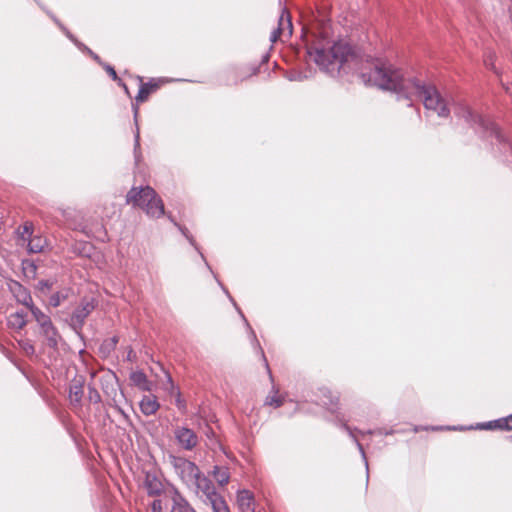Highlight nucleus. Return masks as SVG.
<instances>
[{
	"label": "nucleus",
	"instance_id": "1",
	"mask_svg": "<svg viewBox=\"0 0 512 512\" xmlns=\"http://www.w3.org/2000/svg\"><path fill=\"white\" fill-rule=\"evenodd\" d=\"M361 78L366 84L394 92L398 99L408 100V106H412L415 100H421L426 110L436 112L439 117L450 115L448 103L434 85L414 77L405 78L399 69L382 60L373 61L368 71L361 72Z\"/></svg>",
	"mask_w": 512,
	"mask_h": 512
},
{
	"label": "nucleus",
	"instance_id": "2",
	"mask_svg": "<svg viewBox=\"0 0 512 512\" xmlns=\"http://www.w3.org/2000/svg\"><path fill=\"white\" fill-rule=\"evenodd\" d=\"M455 115L469 124L479 137L488 140L503 162L512 164V143L489 118L474 112L466 105H459L455 109Z\"/></svg>",
	"mask_w": 512,
	"mask_h": 512
},
{
	"label": "nucleus",
	"instance_id": "3",
	"mask_svg": "<svg viewBox=\"0 0 512 512\" xmlns=\"http://www.w3.org/2000/svg\"><path fill=\"white\" fill-rule=\"evenodd\" d=\"M307 54L319 68L331 76L339 74L340 70H350L358 64V54L355 49L344 41L333 43L328 48L322 43L308 46Z\"/></svg>",
	"mask_w": 512,
	"mask_h": 512
},
{
	"label": "nucleus",
	"instance_id": "4",
	"mask_svg": "<svg viewBox=\"0 0 512 512\" xmlns=\"http://www.w3.org/2000/svg\"><path fill=\"white\" fill-rule=\"evenodd\" d=\"M168 219L178 228V230L181 232V234L188 240L190 245L193 246L194 249L199 253V255H200L201 259L204 261L207 269L212 273V275L215 278L217 284L220 286V288L223 290L225 295L228 297L229 301L232 303V305L234 306V308L238 312L239 316L241 317V319H242V321H243V323H244V325L246 327V330H247V333H248V337L250 339V343H251L255 353L258 354L261 357V359H262V361H263L267 371L271 375L267 358L265 356L264 350L262 349V347H261V345H260V343H259V341L257 339L255 331L253 330V328L249 324L247 318L245 317V315L243 314L242 310L237 305L236 301L231 296V294L229 293L227 288L223 285V283L218 279L217 275L213 272L211 266L209 265V263L207 262L205 256L201 252L200 247L196 243L194 237L191 235V233L189 232V230L186 227H184V226L180 225L179 223H177L175 221V219L171 215H168Z\"/></svg>",
	"mask_w": 512,
	"mask_h": 512
},
{
	"label": "nucleus",
	"instance_id": "5",
	"mask_svg": "<svg viewBox=\"0 0 512 512\" xmlns=\"http://www.w3.org/2000/svg\"><path fill=\"white\" fill-rule=\"evenodd\" d=\"M126 202L142 208L150 218L158 219L165 215L161 197L150 186L132 187L126 195Z\"/></svg>",
	"mask_w": 512,
	"mask_h": 512
},
{
	"label": "nucleus",
	"instance_id": "6",
	"mask_svg": "<svg viewBox=\"0 0 512 512\" xmlns=\"http://www.w3.org/2000/svg\"><path fill=\"white\" fill-rule=\"evenodd\" d=\"M139 81L141 82L140 88L138 90V93L135 97L136 103H132V110H133V119L135 124V133H134V157L135 161L137 162L140 157V131L138 126V103L145 102L149 95L156 90L159 87L158 82H156L154 79H151L150 81L143 83L142 77L138 76Z\"/></svg>",
	"mask_w": 512,
	"mask_h": 512
},
{
	"label": "nucleus",
	"instance_id": "7",
	"mask_svg": "<svg viewBox=\"0 0 512 512\" xmlns=\"http://www.w3.org/2000/svg\"><path fill=\"white\" fill-rule=\"evenodd\" d=\"M97 305L98 302L94 298L84 297L74 309L70 317L69 326L77 335L81 336L86 318L95 310Z\"/></svg>",
	"mask_w": 512,
	"mask_h": 512
},
{
	"label": "nucleus",
	"instance_id": "8",
	"mask_svg": "<svg viewBox=\"0 0 512 512\" xmlns=\"http://www.w3.org/2000/svg\"><path fill=\"white\" fill-rule=\"evenodd\" d=\"M338 401H339V399L337 397H334V398L330 399V405H331L330 411L335 414V418L333 420V423L336 426H338L339 428L345 430L348 433V435L351 438V440L356 445V447H357V449H358V451H359V453H360V455L362 457V460L364 462L365 469H366L367 480H368L369 479V465H368V461H367L365 450L363 448V445L359 442V440L355 436V434L353 432V429L350 426H348L347 420H345L344 416L341 415L340 413L336 412Z\"/></svg>",
	"mask_w": 512,
	"mask_h": 512
},
{
	"label": "nucleus",
	"instance_id": "9",
	"mask_svg": "<svg viewBox=\"0 0 512 512\" xmlns=\"http://www.w3.org/2000/svg\"><path fill=\"white\" fill-rule=\"evenodd\" d=\"M169 459L176 473L187 485H190L200 474L198 466L186 458L170 455Z\"/></svg>",
	"mask_w": 512,
	"mask_h": 512
},
{
	"label": "nucleus",
	"instance_id": "10",
	"mask_svg": "<svg viewBox=\"0 0 512 512\" xmlns=\"http://www.w3.org/2000/svg\"><path fill=\"white\" fill-rule=\"evenodd\" d=\"M178 444L185 450L191 451L198 444L196 433L187 427H178L174 431Z\"/></svg>",
	"mask_w": 512,
	"mask_h": 512
},
{
	"label": "nucleus",
	"instance_id": "11",
	"mask_svg": "<svg viewBox=\"0 0 512 512\" xmlns=\"http://www.w3.org/2000/svg\"><path fill=\"white\" fill-rule=\"evenodd\" d=\"M469 429L478 430H512V413L507 417L491 420L488 422L477 423L475 426H470Z\"/></svg>",
	"mask_w": 512,
	"mask_h": 512
},
{
	"label": "nucleus",
	"instance_id": "12",
	"mask_svg": "<svg viewBox=\"0 0 512 512\" xmlns=\"http://www.w3.org/2000/svg\"><path fill=\"white\" fill-rule=\"evenodd\" d=\"M190 485H195L197 492H201L207 501L218 495L213 482L208 477L202 475L201 472Z\"/></svg>",
	"mask_w": 512,
	"mask_h": 512
},
{
	"label": "nucleus",
	"instance_id": "13",
	"mask_svg": "<svg viewBox=\"0 0 512 512\" xmlns=\"http://www.w3.org/2000/svg\"><path fill=\"white\" fill-rule=\"evenodd\" d=\"M10 291L18 303L26 306L29 309L34 305L30 291L20 282L13 281L10 285Z\"/></svg>",
	"mask_w": 512,
	"mask_h": 512
},
{
	"label": "nucleus",
	"instance_id": "14",
	"mask_svg": "<svg viewBox=\"0 0 512 512\" xmlns=\"http://www.w3.org/2000/svg\"><path fill=\"white\" fill-rule=\"evenodd\" d=\"M144 486L148 496H159L163 491V484L155 473L147 471L145 473Z\"/></svg>",
	"mask_w": 512,
	"mask_h": 512
},
{
	"label": "nucleus",
	"instance_id": "15",
	"mask_svg": "<svg viewBox=\"0 0 512 512\" xmlns=\"http://www.w3.org/2000/svg\"><path fill=\"white\" fill-rule=\"evenodd\" d=\"M237 504L240 512H255L254 495L247 489L238 491Z\"/></svg>",
	"mask_w": 512,
	"mask_h": 512
},
{
	"label": "nucleus",
	"instance_id": "16",
	"mask_svg": "<svg viewBox=\"0 0 512 512\" xmlns=\"http://www.w3.org/2000/svg\"><path fill=\"white\" fill-rule=\"evenodd\" d=\"M141 412L145 416L154 415L160 408V404L154 395H144L139 403Z\"/></svg>",
	"mask_w": 512,
	"mask_h": 512
},
{
	"label": "nucleus",
	"instance_id": "17",
	"mask_svg": "<svg viewBox=\"0 0 512 512\" xmlns=\"http://www.w3.org/2000/svg\"><path fill=\"white\" fill-rule=\"evenodd\" d=\"M130 381L141 391L150 392L152 390V383L142 370L133 371L130 374Z\"/></svg>",
	"mask_w": 512,
	"mask_h": 512
},
{
	"label": "nucleus",
	"instance_id": "18",
	"mask_svg": "<svg viewBox=\"0 0 512 512\" xmlns=\"http://www.w3.org/2000/svg\"><path fill=\"white\" fill-rule=\"evenodd\" d=\"M84 380L83 379H74L73 382L69 386V397L72 402L76 404H80L84 391Z\"/></svg>",
	"mask_w": 512,
	"mask_h": 512
},
{
	"label": "nucleus",
	"instance_id": "19",
	"mask_svg": "<svg viewBox=\"0 0 512 512\" xmlns=\"http://www.w3.org/2000/svg\"><path fill=\"white\" fill-rule=\"evenodd\" d=\"M195 509L176 490L173 496L171 512H194Z\"/></svg>",
	"mask_w": 512,
	"mask_h": 512
},
{
	"label": "nucleus",
	"instance_id": "20",
	"mask_svg": "<svg viewBox=\"0 0 512 512\" xmlns=\"http://www.w3.org/2000/svg\"><path fill=\"white\" fill-rule=\"evenodd\" d=\"M26 316L27 314L23 310L16 311L9 316L8 325L12 328L20 330L27 324Z\"/></svg>",
	"mask_w": 512,
	"mask_h": 512
},
{
	"label": "nucleus",
	"instance_id": "21",
	"mask_svg": "<svg viewBox=\"0 0 512 512\" xmlns=\"http://www.w3.org/2000/svg\"><path fill=\"white\" fill-rule=\"evenodd\" d=\"M277 28H283V33L287 32L289 36L292 35L293 25L291 21V15L286 8L282 9Z\"/></svg>",
	"mask_w": 512,
	"mask_h": 512
},
{
	"label": "nucleus",
	"instance_id": "22",
	"mask_svg": "<svg viewBox=\"0 0 512 512\" xmlns=\"http://www.w3.org/2000/svg\"><path fill=\"white\" fill-rule=\"evenodd\" d=\"M212 475L221 486L226 485L230 480V474L227 467L215 465L212 470Z\"/></svg>",
	"mask_w": 512,
	"mask_h": 512
},
{
	"label": "nucleus",
	"instance_id": "23",
	"mask_svg": "<svg viewBox=\"0 0 512 512\" xmlns=\"http://www.w3.org/2000/svg\"><path fill=\"white\" fill-rule=\"evenodd\" d=\"M213 509V512H230L228 505L224 498L218 494L208 501Z\"/></svg>",
	"mask_w": 512,
	"mask_h": 512
},
{
	"label": "nucleus",
	"instance_id": "24",
	"mask_svg": "<svg viewBox=\"0 0 512 512\" xmlns=\"http://www.w3.org/2000/svg\"><path fill=\"white\" fill-rule=\"evenodd\" d=\"M30 312L32 313L35 321L38 323L39 326L47 323L51 320V318L42 312L37 306L33 305L30 309Z\"/></svg>",
	"mask_w": 512,
	"mask_h": 512
},
{
	"label": "nucleus",
	"instance_id": "25",
	"mask_svg": "<svg viewBox=\"0 0 512 512\" xmlns=\"http://www.w3.org/2000/svg\"><path fill=\"white\" fill-rule=\"evenodd\" d=\"M46 341H47V345L54 349V350H57L58 349V342H59V339L61 338L59 333H58V330L57 328H54L53 330H51L49 333H46L44 335Z\"/></svg>",
	"mask_w": 512,
	"mask_h": 512
},
{
	"label": "nucleus",
	"instance_id": "26",
	"mask_svg": "<svg viewBox=\"0 0 512 512\" xmlns=\"http://www.w3.org/2000/svg\"><path fill=\"white\" fill-rule=\"evenodd\" d=\"M118 343V337L113 336L107 340H105L101 346L100 351L104 354H110L115 348Z\"/></svg>",
	"mask_w": 512,
	"mask_h": 512
},
{
	"label": "nucleus",
	"instance_id": "27",
	"mask_svg": "<svg viewBox=\"0 0 512 512\" xmlns=\"http://www.w3.org/2000/svg\"><path fill=\"white\" fill-rule=\"evenodd\" d=\"M53 285H54V281H52L50 279H42V280L38 281L36 289L41 294L46 295L47 293H49L52 290Z\"/></svg>",
	"mask_w": 512,
	"mask_h": 512
},
{
	"label": "nucleus",
	"instance_id": "28",
	"mask_svg": "<svg viewBox=\"0 0 512 512\" xmlns=\"http://www.w3.org/2000/svg\"><path fill=\"white\" fill-rule=\"evenodd\" d=\"M46 14L53 20V22L60 28L67 38H72V33L64 26V24L49 10L44 9Z\"/></svg>",
	"mask_w": 512,
	"mask_h": 512
},
{
	"label": "nucleus",
	"instance_id": "29",
	"mask_svg": "<svg viewBox=\"0 0 512 512\" xmlns=\"http://www.w3.org/2000/svg\"><path fill=\"white\" fill-rule=\"evenodd\" d=\"M67 294L63 292H56L51 295L49 299V304L52 307H58L64 300H66Z\"/></svg>",
	"mask_w": 512,
	"mask_h": 512
},
{
	"label": "nucleus",
	"instance_id": "30",
	"mask_svg": "<svg viewBox=\"0 0 512 512\" xmlns=\"http://www.w3.org/2000/svg\"><path fill=\"white\" fill-rule=\"evenodd\" d=\"M285 77L289 81L301 82L307 79V75L300 71H290L285 74Z\"/></svg>",
	"mask_w": 512,
	"mask_h": 512
},
{
	"label": "nucleus",
	"instance_id": "31",
	"mask_svg": "<svg viewBox=\"0 0 512 512\" xmlns=\"http://www.w3.org/2000/svg\"><path fill=\"white\" fill-rule=\"evenodd\" d=\"M88 399L95 404L101 401V395L93 385H88Z\"/></svg>",
	"mask_w": 512,
	"mask_h": 512
},
{
	"label": "nucleus",
	"instance_id": "32",
	"mask_svg": "<svg viewBox=\"0 0 512 512\" xmlns=\"http://www.w3.org/2000/svg\"><path fill=\"white\" fill-rule=\"evenodd\" d=\"M265 405L273 406L274 408H279L283 405V399L279 396H267L265 399Z\"/></svg>",
	"mask_w": 512,
	"mask_h": 512
},
{
	"label": "nucleus",
	"instance_id": "33",
	"mask_svg": "<svg viewBox=\"0 0 512 512\" xmlns=\"http://www.w3.org/2000/svg\"><path fill=\"white\" fill-rule=\"evenodd\" d=\"M42 244L40 239H32L28 243V251L30 253H39L42 251Z\"/></svg>",
	"mask_w": 512,
	"mask_h": 512
},
{
	"label": "nucleus",
	"instance_id": "34",
	"mask_svg": "<svg viewBox=\"0 0 512 512\" xmlns=\"http://www.w3.org/2000/svg\"><path fill=\"white\" fill-rule=\"evenodd\" d=\"M71 42L74 43V45L80 49L83 53H86V54H92V50L87 47L84 43L80 42L73 34H72V38H68Z\"/></svg>",
	"mask_w": 512,
	"mask_h": 512
},
{
	"label": "nucleus",
	"instance_id": "35",
	"mask_svg": "<svg viewBox=\"0 0 512 512\" xmlns=\"http://www.w3.org/2000/svg\"><path fill=\"white\" fill-rule=\"evenodd\" d=\"M206 436L210 439L211 446L218 447L220 450H222L224 452V448L222 447L219 440L216 439L215 433L211 428H209L208 431L206 432Z\"/></svg>",
	"mask_w": 512,
	"mask_h": 512
},
{
	"label": "nucleus",
	"instance_id": "36",
	"mask_svg": "<svg viewBox=\"0 0 512 512\" xmlns=\"http://www.w3.org/2000/svg\"><path fill=\"white\" fill-rule=\"evenodd\" d=\"M102 68L108 73L112 80L116 82L120 80L113 66L105 62L104 64H102Z\"/></svg>",
	"mask_w": 512,
	"mask_h": 512
},
{
	"label": "nucleus",
	"instance_id": "37",
	"mask_svg": "<svg viewBox=\"0 0 512 512\" xmlns=\"http://www.w3.org/2000/svg\"><path fill=\"white\" fill-rule=\"evenodd\" d=\"M20 347L22 348V350L27 354V355H33L35 353V347L33 344H31L30 342L28 341H21L19 343Z\"/></svg>",
	"mask_w": 512,
	"mask_h": 512
},
{
	"label": "nucleus",
	"instance_id": "38",
	"mask_svg": "<svg viewBox=\"0 0 512 512\" xmlns=\"http://www.w3.org/2000/svg\"><path fill=\"white\" fill-rule=\"evenodd\" d=\"M313 36V40L310 41L307 39L306 40V46H311V45H314V44H318V43H322V45L324 46V42L326 41V44H329V41H327L326 39V36H323L321 39H317L316 35H312Z\"/></svg>",
	"mask_w": 512,
	"mask_h": 512
},
{
	"label": "nucleus",
	"instance_id": "39",
	"mask_svg": "<svg viewBox=\"0 0 512 512\" xmlns=\"http://www.w3.org/2000/svg\"><path fill=\"white\" fill-rule=\"evenodd\" d=\"M41 328V334L44 336L46 333H49L51 330H53L54 328H56L52 321H48L47 323L43 324L40 326Z\"/></svg>",
	"mask_w": 512,
	"mask_h": 512
},
{
	"label": "nucleus",
	"instance_id": "40",
	"mask_svg": "<svg viewBox=\"0 0 512 512\" xmlns=\"http://www.w3.org/2000/svg\"><path fill=\"white\" fill-rule=\"evenodd\" d=\"M282 34H284L283 28H276L270 35V41L273 43L276 42Z\"/></svg>",
	"mask_w": 512,
	"mask_h": 512
},
{
	"label": "nucleus",
	"instance_id": "41",
	"mask_svg": "<svg viewBox=\"0 0 512 512\" xmlns=\"http://www.w3.org/2000/svg\"><path fill=\"white\" fill-rule=\"evenodd\" d=\"M152 512H162L161 500H154L151 505Z\"/></svg>",
	"mask_w": 512,
	"mask_h": 512
},
{
	"label": "nucleus",
	"instance_id": "42",
	"mask_svg": "<svg viewBox=\"0 0 512 512\" xmlns=\"http://www.w3.org/2000/svg\"><path fill=\"white\" fill-rule=\"evenodd\" d=\"M395 433H396V430H394V429H385V428L377 429V434L378 435H385V436H387V435H393Z\"/></svg>",
	"mask_w": 512,
	"mask_h": 512
},
{
	"label": "nucleus",
	"instance_id": "43",
	"mask_svg": "<svg viewBox=\"0 0 512 512\" xmlns=\"http://www.w3.org/2000/svg\"><path fill=\"white\" fill-rule=\"evenodd\" d=\"M89 56L95 61L97 62L101 67H102V64H104L105 62L102 61V59L99 57L98 54H96L95 52L92 51V54H89Z\"/></svg>",
	"mask_w": 512,
	"mask_h": 512
},
{
	"label": "nucleus",
	"instance_id": "44",
	"mask_svg": "<svg viewBox=\"0 0 512 512\" xmlns=\"http://www.w3.org/2000/svg\"><path fill=\"white\" fill-rule=\"evenodd\" d=\"M117 84H118L120 87H122V88H123V91L125 92V94H126L127 96L131 97V95H130V91H129V89H128L127 85L122 81V79H120V80L117 82Z\"/></svg>",
	"mask_w": 512,
	"mask_h": 512
},
{
	"label": "nucleus",
	"instance_id": "45",
	"mask_svg": "<svg viewBox=\"0 0 512 512\" xmlns=\"http://www.w3.org/2000/svg\"><path fill=\"white\" fill-rule=\"evenodd\" d=\"M114 408L126 419L128 420L129 419V416L127 415V413L119 406V405H114Z\"/></svg>",
	"mask_w": 512,
	"mask_h": 512
},
{
	"label": "nucleus",
	"instance_id": "46",
	"mask_svg": "<svg viewBox=\"0 0 512 512\" xmlns=\"http://www.w3.org/2000/svg\"><path fill=\"white\" fill-rule=\"evenodd\" d=\"M27 263V265L29 266V268L31 269V272L32 273H35L36 272V265L33 263V262H24L23 264Z\"/></svg>",
	"mask_w": 512,
	"mask_h": 512
},
{
	"label": "nucleus",
	"instance_id": "47",
	"mask_svg": "<svg viewBox=\"0 0 512 512\" xmlns=\"http://www.w3.org/2000/svg\"><path fill=\"white\" fill-rule=\"evenodd\" d=\"M422 430H428V427L414 426V428H413L414 432H419V431H422Z\"/></svg>",
	"mask_w": 512,
	"mask_h": 512
},
{
	"label": "nucleus",
	"instance_id": "48",
	"mask_svg": "<svg viewBox=\"0 0 512 512\" xmlns=\"http://www.w3.org/2000/svg\"><path fill=\"white\" fill-rule=\"evenodd\" d=\"M259 73V66H254L251 69V75H256Z\"/></svg>",
	"mask_w": 512,
	"mask_h": 512
},
{
	"label": "nucleus",
	"instance_id": "49",
	"mask_svg": "<svg viewBox=\"0 0 512 512\" xmlns=\"http://www.w3.org/2000/svg\"><path fill=\"white\" fill-rule=\"evenodd\" d=\"M361 434H369V435H372V434H377V430H367V431H359Z\"/></svg>",
	"mask_w": 512,
	"mask_h": 512
},
{
	"label": "nucleus",
	"instance_id": "50",
	"mask_svg": "<svg viewBox=\"0 0 512 512\" xmlns=\"http://www.w3.org/2000/svg\"><path fill=\"white\" fill-rule=\"evenodd\" d=\"M166 377H167L168 383L173 387L174 386L173 380H172L171 375L168 372H166Z\"/></svg>",
	"mask_w": 512,
	"mask_h": 512
},
{
	"label": "nucleus",
	"instance_id": "51",
	"mask_svg": "<svg viewBox=\"0 0 512 512\" xmlns=\"http://www.w3.org/2000/svg\"><path fill=\"white\" fill-rule=\"evenodd\" d=\"M268 60H269V54H267V53H266L265 55H263V56H262V61H261V62H262V63H265V62H267Z\"/></svg>",
	"mask_w": 512,
	"mask_h": 512
},
{
	"label": "nucleus",
	"instance_id": "52",
	"mask_svg": "<svg viewBox=\"0 0 512 512\" xmlns=\"http://www.w3.org/2000/svg\"><path fill=\"white\" fill-rule=\"evenodd\" d=\"M24 233H27L29 235L32 234V230L28 226H24Z\"/></svg>",
	"mask_w": 512,
	"mask_h": 512
},
{
	"label": "nucleus",
	"instance_id": "53",
	"mask_svg": "<svg viewBox=\"0 0 512 512\" xmlns=\"http://www.w3.org/2000/svg\"><path fill=\"white\" fill-rule=\"evenodd\" d=\"M451 429L453 430H465L466 428L465 427H452Z\"/></svg>",
	"mask_w": 512,
	"mask_h": 512
},
{
	"label": "nucleus",
	"instance_id": "54",
	"mask_svg": "<svg viewBox=\"0 0 512 512\" xmlns=\"http://www.w3.org/2000/svg\"><path fill=\"white\" fill-rule=\"evenodd\" d=\"M131 354H132V350L129 351L128 355H127V360H131Z\"/></svg>",
	"mask_w": 512,
	"mask_h": 512
},
{
	"label": "nucleus",
	"instance_id": "55",
	"mask_svg": "<svg viewBox=\"0 0 512 512\" xmlns=\"http://www.w3.org/2000/svg\"><path fill=\"white\" fill-rule=\"evenodd\" d=\"M178 397H180V392L178 391ZM181 403V400L180 398L177 399V405L179 406V404Z\"/></svg>",
	"mask_w": 512,
	"mask_h": 512
},
{
	"label": "nucleus",
	"instance_id": "56",
	"mask_svg": "<svg viewBox=\"0 0 512 512\" xmlns=\"http://www.w3.org/2000/svg\"><path fill=\"white\" fill-rule=\"evenodd\" d=\"M431 429H432V430H439L440 428H438V427H432Z\"/></svg>",
	"mask_w": 512,
	"mask_h": 512
},
{
	"label": "nucleus",
	"instance_id": "57",
	"mask_svg": "<svg viewBox=\"0 0 512 512\" xmlns=\"http://www.w3.org/2000/svg\"><path fill=\"white\" fill-rule=\"evenodd\" d=\"M509 439H510V440H511V442H512V435L509 437Z\"/></svg>",
	"mask_w": 512,
	"mask_h": 512
},
{
	"label": "nucleus",
	"instance_id": "58",
	"mask_svg": "<svg viewBox=\"0 0 512 512\" xmlns=\"http://www.w3.org/2000/svg\"><path fill=\"white\" fill-rule=\"evenodd\" d=\"M194 512H196V511H194Z\"/></svg>",
	"mask_w": 512,
	"mask_h": 512
}]
</instances>
